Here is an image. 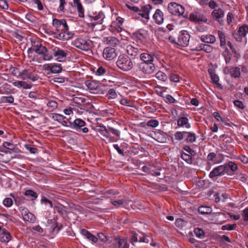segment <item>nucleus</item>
I'll return each mask as SVG.
<instances>
[{
	"instance_id": "412c9836",
	"label": "nucleus",
	"mask_w": 248,
	"mask_h": 248,
	"mask_svg": "<svg viewBox=\"0 0 248 248\" xmlns=\"http://www.w3.org/2000/svg\"><path fill=\"white\" fill-rule=\"evenodd\" d=\"M152 9V7L150 4H147L142 7L141 9H140V12H139L138 14L141 16L143 18L146 19H149V13Z\"/></svg>"
},
{
	"instance_id": "a211bd4d",
	"label": "nucleus",
	"mask_w": 248,
	"mask_h": 248,
	"mask_svg": "<svg viewBox=\"0 0 248 248\" xmlns=\"http://www.w3.org/2000/svg\"><path fill=\"white\" fill-rule=\"evenodd\" d=\"M140 59L142 62L141 63H154L155 61V54L149 53L147 52L141 53L140 54Z\"/></svg>"
},
{
	"instance_id": "4c0bfd02",
	"label": "nucleus",
	"mask_w": 248,
	"mask_h": 248,
	"mask_svg": "<svg viewBox=\"0 0 248 248\" xmlns=\"http://www.w3.org/2000/svg\"><path fill=\"white\" fill-rule=\"evenodd\" d=\"M194 233L195 235L200 239H203L205 237V232L204 231L199 228H196L194 230Z\"/></svg>"
},
{
	"instance_id": "864d4df0",
	"label": "nucleus",
	"mask_w": 248,
	"mask_h": 248,
	"mask_svg": "<svg viewBox=\"0 0 248 248\" xmlns=\"http://www.w3.org/2000/svg\"><path fill=\"white\" fill-rule=\"evenodd\" d=\"M52 118L53 120L57 121L59 122H61L63 119H66V117L62 116V115L57 114V113H53L52 114Z\"/></svg>"
},
{
	"instance_id": "6e6d98bb",
	"label": "nucleus",
	"mask_w": 248,
	"mask_h": 248,
	"mask_svg": "<svg viewBox=\"0 0 248 248\" xmlns=\"http://www.w3.org/2000/svg\"><path fill=\"white\" fill-rule=\"evenodd\" d=\"M107 134H105L103 137H105L107 139V140L109 142H113L116 141L117 140L114 138V137L111 136L110 135V133L109 132V131L106 133Z\"/></svg>"
},
{
	"instance_id": "37998d69",
	"label": "nucleus",
	"mask_w": 248,
	"mask_h": 248,
	"mask_svg": "<svg viewBox=\"0 0 248 248\" xmlns=\"http://www.w3.org/2000/svg\"><path fill=\"white\" fill-rule=\"evenodd\" d=\"M96 130L103 136L105 134H107L106 133L108 130L104 125H100L96 127Z\"/></svg>"
},
{
	"instance_id": "b1692460",
	"label": "nucleus",
	"mask_w": 248,
	"mask_h": 248,
	"mask_svg": "<svg viewBox=\"0 0 248 248\" xmlns=\"http://www.w3.org/2000/svg\"><path fill=\"white\" fill-rule=\"evenodd\" d=\"M103 15H97L95 16H89L90 21H91V26L94 27L97 24H101L103 22Z\"/></svg>"
},
{
	"instance_id": "20e7f679",
	"label": "nucleus",
	"mask_w": 248,
	"mask_h": 248,
	"mask_svg": "<svg viewBox=\"0 0 248 248\" xmlns=\"http://www.w3.org/2000/svg\"><path fill=\"white\" fill-rule=\"evenodd\" d=\"M72 44L78 49L87 51L92 48L93 43L90 39L80 37L76 39Z\"/></svg>"
},
{
	"instance_id": "680f3d73",
	"label": "nucleus",
	"mask_w": 248,
	"mask_h": 248,
	"mask_svg": "<svg viewBox=\"0 0 248 248\" xmlns=\"http://www.w3.org/2000/svg\"><path fill=\"white\" fill-rule=\"evenodd\" d=\"M3 203L7 207H11L13 204V200L10 198H6L3 200Z\"/></svg>"
},
{
	"instance_id": "c756f323",
	"label": "nucleus",
	"mask_w": 248,
	"mask_h": 248,
	"mask_svg": "<svg viewBox=\"0 0 248 248\" xmlns=\"http://www.w3.org/2000/svg\"><path fill=\"white\" fill-rule=\"evenodd\" d=\"M13 85L17 88H23L25 89H30L31 87L30 84L24 81H16L13 82Z\"/></svg>"
},
{
	"instance_id": "3c124183",
	"label": "nucleus",
	"mask_w": 248,
	"mask_h": 248,
	"mask_svg": "<svg viewBox=\"0 0 248 248\" xmlns=\"http://www.w3.org/2000/svg\"><path fill=\"white\" fill-rule=\"evenodd\" d=\"M120 104L123 106H125L130 107H133V103L129 100L123 98L120 100Z\"/></svg>"
},
{
	"instance_id": "4be33fe9",
	"label": "nucleus",
	"mask_w": 248,
	"mask_h": 248,
	"mask_svg": "<svg viewBox=\"0 0 248 248\" xmlns=\"http://www.w3.org/2000/svg\"><path fill=\"white\" fill-rule=\"evenodd\" d=\"M81 234L84 236L88 240L91 241L92 243H96L98 241V238L92 234L90 232L86 229H82L80 230Z\"/></svg>"
},
{
	"instance_id": "79ce46f5",
	"label": "nucleus",
	"mask_w": 248,
	"mask_h": 248,
	"mask_svg": "<svg viewBox=\"0 0 248 248\" xmlns=\"http://www.w3.org/2000/svg\"><path fill=\"white\" fill-rule=\"evenodd\" d=\"M62 19H58L54 18L52 21V25L56 28V31H61L60 27L62 26Z\"/></svg>"
},
{
	"instance_id": "5fc2aeb1",
	"label": "nucleus",
	"mask_w": 248,
	"mask_h": 248,
	"mask_svg": "<svg viewBox=\"0 0 248 248\" xmlns=\"http://www.w3.org/2000/svg\"><path fill=\"white\" fill-rule=\"evenodd\" d=\"M107 96L108 98L114 99L117 96L116 91L113 89H109L107 93Z\"/></svg>"
},
{
	"instance_id": "de8ad7c7",
	"label": "nucleus",
	"mask_w": 248,
	"mask_h": 248,
	"mask_svg": "<svg viewBox=\"0 0 248 248\" xmlns=\"http://www.w3.org/2000/svg\"><path fill=\"white\" fill-rule=\"evenodd\" d=\"M237 227V225L235 223L233 224H227L224 225L222 226L221 230L223 231L228 230V231H232L234 230Z\"/></svg>"
},
{
	"instance_id": "09e8293b",
	"label": "nucleus",
	"mask_w": 248,
	"mask_h": 248,
	"mask_svg": "<svg viewBox=\"0 0 248 248\" xmlns=\"http://www.w3.org/2000/svg\"><path fill=\"white\" fill-rule=\"evenodd\" d=\"M186 223L185 220L182 218H177L175 222L176 227L180 230H182L183 227H185Z\"/></svg>"
},
{
	"instance_id": "4468645a",
	"label": "nucleus",
	"mask_w": 248,
	"mask_h": 248,
	"mask_svg": "<svg viewBox=\"0 0 248 248\" xmlns=\"http://www.w3.org/2000/svg\"><path fill=\"white\" fill-rule=\"evenodd\" d=\"M209 74L210 76L212 82L216 84L217 88L219 90H222L223 86L219 82V77L216 74L215 71L213 68H209L208 70Z\"/></svg>"
},
{
	"instance_id": "5701e85b",
	"label": "nucleus",
	"mask_w": 248,
	"mask_h": 248,
	"mask_svg": "<svg viewBox=\"0 0 248 248\" xmlns=\"http://www.w3.org/2000/svg\"><path fill=\"white\" fill-rule=\"evenodd\" d=\"M116 248H129V244L126 239L124 238H116Z\"/></svg>"
},
{
	"instance_id": "4d7b16f0",
	"label": "nucleus",
	"mask_w": 248,
	"mask_h": 248,
	"mask_svg": "<svg viewBox=\"0 0 248 248\" xmlns=\"http://www.w3.org/2000/svg\"><path fill=\"white\" fill-rule=\"evenodd\" d=\"M158 121L156 120H151L147 123V125L153 128L157 127L158 125Z\"/></svg>"
},
{
	"instance_id": "f8f14e48",
	"label": "nucleus",
	"mask_w": 248,
	"mask_h": 248,
	"mask_svg": "<svg viewBox=\"0 0 248 248\" xmlns=\"http://www.w3.org/2000/svg\"><path fill=\"white\" fill-rule=\"evenodd\" d=\"M117 54L114 48L107 47L104 48L103 56L104 59L108 61H111L117 57Z\"/></svg>"
},
{
	"instance_id": "39448f33",
	"label": "nucleus",
	"mask_w": 248,
	"mask_h": 248,
	"mask_svg": "<svg viewBox=\"0 0 248 248\" xmlns=\"http://www.w3.org/2000/svg\"><path fill=\"white\" fill-rule=\"evenodd\" d=\"M17 77L22 80H30L33 82L39 79L36 72L30 69H26L20 71Z\"/></svg>"
},
{
	"instance_id": "0eeeda50",
	"label": "nucleus",
	"mask_w": 248,
	"mask_h": 248,
	"mask_svg": "<svg viewBox=\"0 0 248 248\" xmlns=\"http://www.w3.org/2000/svg\"><path fill=\"white\" fill-rule=\"evenodd\" d=\"M224 160L223 155L221 154H217L214 152L210 153L207 156V164L214 165L221 163Z\"/></svg>"
},
{
	"instance_id": "f3484780",
	"label": "nucleus",
	"mask_w": 248,
	"mask_h": 248,
	"mask_svg": "<svg viewBox=\"0 0 248 248\" xmlns=\"http://www.w3.org/2000/svg\"><path fill=\"white\" fill-rule=\"evenodd\" d=\"M187 164H195L198 155L196 152L190 147L187 146Z\"/></svg>"
},
{
	"instance_id": "338daca9",
	"label": "nucleus",
	"mask_w": 248,
	"mask_h": 248,
	"mask_svg": "<svg viewBox=\"0 0 248 248\" xmlns=\"http://www.w3.org/2000/svg\"><path fill=\"white\" fill-rule=\"evenodd\" d=\"M106 72V69L102 66H100L97 69L96 72V74L97 76H102L105 74Z\"/></svg>"
},
{
	"instance_id": "f03ea898",
	"label": "nucleus",
	"mask_w": 248,
	"mask_h": 248,
	"mask_svg": "<svg viewBox=\"0 0 248 248\" xmlns=\"http://www.w3.org/2000/svg\"><path fill=\"white\" fill-rule=\"evenodd\" d=\"M167 9L171 15L183 18V19L179 22V25H183L186 22V16L185 15V8L184 6L176 2H170L168 4Z\"/></svg>"
},
{
	"instance_id": "8fccbe9b",
	"label": "nucleus",
	"mask_w": 248,
	"mask_h": 248,
	"mask_svg": "<svg viewBox=\"0 0 248 248\" xmlns=\"http://www.w3.org/2000/svg\"><path fill=\"white\" fill-rule=\"evenodd\" d=\"M196 140V135L194 133L187 132V142H194Z\"/></svg>"
},
{
	"instance_id": "bb28decb",
	"label": "nucleus",
	"mask_w": 248,
	"mask_h": 248,
	"mask_svg": "<svg viewBox=\"0 0 248 248\" xmlns=\"http://www.w3.org/2000/svg\"><path fill=\"white\" fill-rule=\"evenodd\" d=\"M211 15L214 18L219 21L220 18L224 17V12L221 8H218V9H214Z\"/></svg>"
},
{
	"instance_id": "c9c22d12",
	"label": "nucleus",
	"mask_w": 248,
	"mask_h": 248,
	"mask_svg": "<svg viewBox=\"0 0 248 248\" xmlns=\"http://www.w3.org/2000/svg\"><path fill=\"white\" fill-rule=\"evenodd\" d=\"M230 73L231 76L234 78H239L240 77L241 73L240 68L237 66L233 67L230 69Z\"/></svg>"
},
{
	"instance_id": "f257e3e1",
	"label": "nucleus",
	"mask_w": 248,
	"mask_h": 248,
	"mask_svg": "<svg viewBox=\"0 0 248 248\" xmlns=\"http://www.w3.org/2000/svg\"><path fill=\"white\" fill-rule=\"evenodd\" d=\"M31 47L28 49V51L32 50L40 57L36 58V61L41 63L44 61H48L53 59L52 55L50 54L47 49L43 46L39 41L31 40Z\"/></svg>"
},
{
	"instance_id": "a18cd8bd",
	"label": "nucleus",
	"mask_w": 248,
	"mask_h": 248,
	"mask_svg": "<svg viewBox=\"0 0 248 248\" xmlns=\"http://www.w3.org/2000/svg\"><path fill=\"white\" fill-rule=\"evenodd\" d=\"M14 101V98L13 96H2L0 99V103H13Z\"/></svg>"
},
{
	"instance_id": "ddd939ff",
	"label": "nucleus",
	"mask_w": 248,
	"mask_h": 248,
	"mask_svg": "<svg viewBox=\"0 0 248 248\" xmlns=\"http://www.w3.org/2000/svg\"><path fill=\"white\" fill-rule=\"evenodd\" d=\"M12 238L10 232L4 228L0 226V242L3 244L8 243Z\"/></svg>"
},
{
	"instance_id": "bf43d9fd",
	"label": "nucleus",
	"mask_w": 248,
	"mask_h": 248,
	"mask_svg": "<svg viewBox=\"0 0 248 248\" xmlns=\"http://www.w3.org/2000/svg\"><path fill=\"white\" fill-rule=\"evenodd\" d=\"M131 236V242L133 245H134L135 242H139V237L138 236V234L135 232H132Z\"/></svg>"
},
{
	"instance_id": "9d476101",
	"label": "nucleus",
	"mask_w": 248,
	"mask_h": 248,
	"mask_svg": "<svg viewBox=\"0 0 248 248\" xmlns=\"http://www.w3.org/2000/svg\"><path fill=\"white\" fill-rule=\"evenodd\" d=\"M52 53L54 57L56 58V60L59 62H63L66 58L68 55V51L62 49L58 47H55L52 49Z\"/></svg>"
},
{
	"instance_id": "423d86ee",
	"label": "nucleus",
	"mask_w": 248,
	"mask_h": 248,
	"mask_svg": "<svg viewBox=\"0 0 248 248\" xmlns=\"http://www.w3.org/2000/svg\"><path fill=\"white\" fill-rule=\"evenodd\" d=\"M157 66L154 63H140L138 69L140 71L146 75H150L154 73L156 70Z\"/></svg>"
},
{
	"instance_id": "473e14b6",
	"label": "nucleus",
	"mask_w": 248,
	"mask_h": 248,
	"mask_svg": "<svg viewBox=\"0 0 248 248\" xmlns=\"http://www.w3.org/2000/svg\"><path fill=\"white\" fill-rule=\"evenodd\" d=\"M104 41L106 42L108 44L112 46H115L119 43L118 39L113 36L104 37Z\"/></svg>"
},
{
	"instance_id": "ea45409f",
	"label": "nucleus",
	"mask_w": 248,
	"mask_h": 248,
	"mask_svg": "<svg viewBox=\"0 0 248 248\" xmlns=\"http://www.w3.org/2000/svg\"><path fill=\"white\" fill-rule=\"evenodd\" d=\"M46 105L50 111L54 110L58 107V103L54 100L49 101Z\"/></svg>"
},
{
	"instance_id": "393cba45",
	"label": "nucleus",
	"mask_w": 248,
	"mask_h": 248,
	"mask_svg": "<svg viewBox=\"0 0 248 248\" xmlns=\"http://www.w3.org/2000/svg\"><path fill=\"white\" fill-rule=\"evenodd\" d=\"M248 33V25L244 24L240 26L237 31V35H239L238 38H236L238 41H241L242 38L246 36Z\"/></svg>"
},
{
	"instance_id": "c03bdc74",
	"label": "nucleus",
	"mask_w": 248,
	"mask_h": 248,
	"mask_svg": "<svg viewBox=\"0 0 248 248\" xmlns=\"http://www.w3.org/2000/svg\"><path fill=\"white\" fill-rule=\"evenodd\" d=\"M155 77L159 80L165 81L167 80V75L163 72L158 71L155 74Z\"/></svg>"
},
{
	"instance_id": "69168bd1",
	"label": "nucleus",
	"mask_w": 248,
	"mask_h": 248,
	"mask_svg": "<svg viewBox=\"0 0 248 248\" xmlns=\"http://www.w3.org/2000/svg\"><path fill=\"white\" fill-rule=\"evenodd\" d=\"M170 79L171 81L175 82H177L179 81L180 77L178 75L175 74H171L170 75Z\"/></svg>"
},
{
	"instance_id": "7c9ffc66",
	"label": "nucleus",
	"mask_w": 248,
	"mask_h": 248,
	"mask_svg": "<svg viewBox=\"0 0 248 248\" xmlns=\"http://www.w3.org/2000/svg\"><path fill=\"white\" fill-rule=\"evenodd\" d=\"M85 85L90 90H96L99 87V82L95 80H87Z\"/></svg>"
},
{
	"instance_id": "c85d7f7f",
	"label": "nucleus",
	"mask_w": 248,
	"mask_h": 248,
	"mask_svg": "<svg viewBox=\"0 0 248 248\" xmlns=\"http://www.w3.org/2000/svg\"><path fill=\"white\" fill-rule=\"evenodd\" d=\"M201 40L202 42L205 43L213 44L216 41V38L211 34L203 35L201 36Z\"/></svg>"
},
{
	"instance_id": "a878e982",
	"label": "nucleus",
	"mask_w": 248,
	"mask_h": 248,
	"mask_svg": "<svg viewBox=\"0 0 248 248\" xmlns=\"http://www.w3.org/2000/svg\"><path fill=\"white\" fill-rule=\"evenodd\" d=\"M74 6L77 7L78 13V16L80 17H83L84 16V10L80 2V0H73Z\"/></svg>"
},
{
	"instance_id": "0e129e2a",
	"label": "nucleus",
	"mask_w": 248,
	"mask_h": 248,
	"mask_svg": "<svg viewBox=\"0 0 248 248\" xmlns=\"http://www.w3.org/2000/svg\"><path fill=\"white\" fill-rule=\"evenodd\" d=\"M119 194V192L115 191L113 190H108L105 193L106 197H110L109 196H114Z\"/></svg>"
},
{
	"instance_id": "49530a36",
	"label": "nucleus",
	"mask_w": 248,
	"mask_h": 248,
	"mask_svg": "<svg viewBox=\"0 0 248 248\" xmlns=\"http://www.w3.org/2000/svg\"><path fill=\"white\" fill-rule=\"evenodd\" d=\"M218 35L219 36L220 40V46H222L226 44V38L225 33L221 31H218Z\"/></svg>"
},
{
	"instance_id": "f704fd0d",
	"label": "nucleus",
	"mask_w": 248,
	"mask_h": 248,
	"mask_svg": "<svg viewBox=\"0 0 248 248\" xmlns=\"http://www.w3.org/2000/svg\"><path fill=\"white\" fill-rule=\"evenodd\" d=\"M186 132H180L177 131L175 132L173 136L172 141L173 142H177L178 141H180L183 140L186 136Z\"/></svg>"
},
{
	"instance_id": "2f4dec72",
	"label": "nucleus",
	"mask_w": 248,
	"mask_h": 248,
	"mask_svg": "<svg viewBox=\"0 0 248 248\" xmlns=\"http://www.w3.org/2000/svg\"><path fill=\"white\" fill-rule=\"evenodd\" d=\"M185 30H182L179 34L178 38V45L185 46L186 45V38L185 36Z\"/></svg>"
},
{
	"instance_id": "774afa93",
	"label": "nucleus",
	"mask_w": 248,
	"mask_h": 248,
	"mask_svg": "<svg viewBox=\"0 0 248 248\" xmlns=\"http://www.w3.org/2000/svg\"><path fill=\"white\" fill-rule=\"evenodd\" d=\"M242 216L244 221H248V207L243 211Z\"/></svg>"
},
{
	"instance_id": "a19ab883",
	"label": "nucleus",
	"mask_w": 248,
	"mask_h": 248,
	"mask_svg": "<svg viewBox=\"0 0 248 248\" xmlns=\"http://www.w3.org/2000/svg\"><path fill=\"white\" fill-rule=\"evenodd\" d=\"M24 195L28 198H32V200L35 199L37 198V194L32 190H27L24 192Z\"/></svg>"
},
{
	"instance_id": "603ef678",
	"label": "nucleus",
	"mask_w": 248,
	"mask_h": 248,
	"mask_svg": "<svg viewBox=\"0 0 248 248\" xmlns=\"http://www.w3.org/2000/svg\"><path fill=\"white\" fill-rule=\"evenodd\" d=\"M111 203L116 208H118L125 203V200L121 199L118 201H111Z\"/></svg>"
},
{
	"instance_id": "2eb2a0df",
	"label": "nucleus",
	"mask_w": 248,
	"mask_h": 248,
	"mask_svg": "<svg viewBox=\"0 0 248 248\" xmlns=\"http://www.w3.org/2000/svg\"><path fill=\"white\" fill-rule=\"evenodd\" d=\"M21 213L25 221H28L31 223H34L36 220V217L34 215L31 213L26 208H23L21 210Z\"/></svg>"
},
{
	"instance_id": "052dcab7",
	"label": "nucleus",
	"mask_w": 248,
	"mask_h": 248,
	"mask_svg": "<svg viewBox=\"0 0 248 248\" xmlns=\"http://www.w3.org/2000/svg\"><path fill=\"white\" fill-rule=\"evenodd\" d=\"M41 202L46 205H48L49 208H52L53 206L52 202L46 197H43L41 200Z\"/></svg>"
},
{
	"instance_id": "58836bf2",
	"label": "nucleus",
	"mask_w": 248,
	"mask_h": 248,
	"mask_svg": "<svg viewBox=\"0 0 248 248\" xmlns=\"http://www.w3.org/2000/svg\"><path fill=\"white\" fill-rule=\"evenodd\" d=\"M62 31L63 34V36L64 37L65 41L72 39L75 35V33L72 31H69V30H64Z\"/></svg>"
},
{
	"instance_id": "6e6552de",
	"label": "nucleus",
	"mask_w": 248,
	"mask_h": 248,
	"mask_svg": "<svg viewBox=\"0 0 248 248\" xmlns=\"http://www.w3.org/2000/svg\"><path fill=\"white\" fill-rule=\"evenodd\" d=\"M189 19L190 21L195 23L204 22L210 24V22H208V19L206 16L199 11H193L190 13Z\"/></svg>"
},
{
	"instance_id": "13d9d810",
	"label": "nucleus",
	"mask_w": 248,
	"mask_h": 248,
	"mask_svg": "<svg viewBox=\"0 0 248 248\" xmlns=\"http://www.w3.org/2000/svg\"><path fill=\"white\" fill-rule=\"evenodd\" d=\"M98 239H99L101 241L105 242L108 240V236L106 235L102 232H99L97 234Z\"/></svg>"
},
{
	"instance_id": "9b49d317",
	"label": "nucleus",
	"mask_w": 248,
	"mask_h": 248,
	"mask_svg": "<svg viewBox=\"0 0 248 248\" xmlns=\"http://www.w3.org/2000/svg\"><path fill=\"white\" fill-rule=\"evenodd\" d=\"M227 167L224 165H221L214 168L210 172L209 177L213 179L214 178L223 176L226 173Z\"/></svg>"
},
{
	"instance_id": "6ab92c4d",
	"label": "nucleus",
	"mask_w": 248,
	"mask_h": 248,
	"mask_svg": "<svg viewBox=\"0 0 248 248\" xmlns=\"http://www.w3.org/2000/svg\"><path fill=\"white\" fill-rule=\"evenodd\" d=\"M127 53L131 56L136 57L140 53H141V49L138 48L133 45H128L125 48Z\"/></svg>"
},
{
	"instance_id": "dca6fc26",
	"label": "nucleus",
	"mask_w": 248,
	"mask_h": 248,
	"mask_svg": "<svg viewBox=\"0 0 248 248\" xmlns=\"http://www.w3.org/2000/svg\"><path fill=\"white\" fill-rule=\"evenodd\" d=\"M44 67L45 70L53 74L60 73L62 70L61 64L58 63H47L44 65Z\"/></svg>"
},
{
	"instance_id": "7ed1b4c3",
	"label": "nucleus",
	"mask_w": 248,
	"mask_h": 248,
	"mask_svg": "<svg viewBox=\"0 0 248 248\" xmlns=\"http://www.w3.org/2000/svg\"><path fill=\"white\" fill-rule=\"evenodd\" d=\"M134 62L126 54L120 55L116 62L117 67L123 71H128L134 67Z\"/></svg>"
},
{
	"instance_id": "cd10ccee",
	"label": "nucleus",
	"mask_w": 248,
	"mask_h": 248,
	"mask_svg": "<svg viewBox=\"0 0 248 248\" xmlns=\"http://www.w3.org/2000/svg\"><path fill=\"white\" fill-rule=\"evenodd\" d=\"M223 165L227 167L226 173L227 174H229L230 170L234 172L238 170L237 165L234 162L229 161L228 163H225Z\"/></svg>"
},
{
	"instance_id": "72a5a7b5",
	"label": "nucleus",
	"mask_w": 248,
	"mask_h": 248,
	"mask_svg": "<svg viewBox=\"0 0 248 248\" xmlns=\"http://www.w3.org/2000/svg\"><path fill=\"white\" fill-rule=\"evenodd\" d=\"M196 49L197 51L203 50L207 53H210L212 51L213 47L209 45L201 44L196 46Z\"/></svg>"
},
{
	"instance_id": "e2e57ef3",
	"label": "nucleus",
	"mask_w": 248,
	"mask_h": 248,
	"mask_svg": "<svg viewBox=\"0 0 248 248\" xmlns=\"http://www.w3.org/2000/svg\"><path fill=\"white\" fill-rule=\"evenodd\" d=\"M33 3L36 5L38 10L40 11L43 10L44 6L40 0H33Z\"/></svg>"
},
{
	"instance_id": "1a4fd4ad",
	"label": "nucleus",
	"mask_w": 248,
	"mask_h": 248,
	"mask_svg": "<svg viewBox=\"0 0 248 248\" xmlns=\"http://www.w3.org/2000/svg\"><path fill=\"white\" fill-rule=\"evenodd\" d=\"M86 122L80 118L76 119L72 122V128L78 131L80 130L83 133H87L89 132V129L86 127Z\"/></svg>"
},
{
	"instance_id": "e433bc0d",
	"label": "nucleus",
	"mask_w": 248,
	"mask_h": 248,
	"mask_svg": "<svg viewBox=\"0 0 248 248\" xmlns=\"http://www.w3.org/2000/svg\"><path fill=\"white\" fill-rule=\"evenodd\" d=\"M212 208L207 206H201L198 208V212L202 215L208 214L211 213Z\"/></svg>"
},
{
	"instance_id": "aec40b11",
	"label": "nucleus",
	"mask_w": 248,
	"mask_h": 248,
	"mask_svg": "<svg viewBox=\"0 0 248 248\" xmlns=\"http://www.w3.org/2000/svg\"><path fill=\"white\" fill-rule=\"evenodd\" d=\"M153 18L157 24L161 25L164 22V14L160 9H157L154 14Z\"/></svg>"
}]
</instances>
